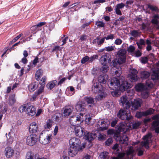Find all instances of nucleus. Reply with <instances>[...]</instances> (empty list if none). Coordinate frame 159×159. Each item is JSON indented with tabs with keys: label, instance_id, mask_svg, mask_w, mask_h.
I'll list each match as a JSON object with an SVG mask.
<instances>
[{
	"label": "nucleus",
	"instance_id": "1",
	"mask_svg": "<svg viewBox=\"0 0 159 159\" xmlns=\"http://www.w3.org/2000/svg\"><path fill=\"white\" fill-rule=\"evenodd\" d=\"M108 82L109 88L114 91L111 92V94L113 97H117L119 96L118 91L120 90L124 91L129 88L132 87L131 83H129V82L127 81L120 84V81L118 79L116 78L112 79L111 80Z\"/></svg>",
	"mask_w": 159,
	"mask_h": 159
},
{
	"label": "nucleus",
	"instance_id": "2",
	"mask_svg": "<svg viewBox=\"0 0 159 159\" xmlns=\"http://www.w3.org/2000/svg\"><path fill=\"white\" fill-rule=\"evenodd\" d=\"M126 51L123 49L120 50L117 53L118 55V58L112 61V65L113 67L118 69L120 68V65L124 63L125 61Z\"/></svg>",
	"mask_w": 159,
	"mask_h": 159
},
{
	"label": "nucleus",
	"instance_id": "3",
	"mask_svg": "<svg viewBox=\"0 0 159 159\" xmlns=\"http://www.w3.org/2000/svg\"><path fill=\"white\" fill-rule=\"evenodd\" d=\"M117 120L115 119L113 120L111 122L107 119L102 120L98 121L97 123L98 125L97 127H99L100 130H106L107 129L110 124L111 126L114 127L117 124Z\"/></svg>",
	"mask_w": 159,
	"mask_h": 159
},
{
	"label": "nucleus",
	"instance_id": "4",
	"mask_svg": "<svg viewBox=\"0 0 159 159\" xmlns=\"http://www.w3.org/2000/svg\"><path fill=\"white\" fill-rule=\"evenodd\" d=\"M130 112L124 109H121L117 114V116L122 120H129L132 118V116L129 114Z\"/></svg>",
	"mask_w": 159,
	"mask_h": 159
},
{
	"label": "nucleus",
	"instance_id": "5",
	"mask_svg": "<svg viewBox=\"0 0 159 159\" xmlns=\"http://www.w3.org/2000/svg\"><path fill=\"white\" fill-rule=\"evenodd\" d=\"M84 118L83 117V115L81 116L79 115L77 116H71L69 119V122L72 125L75 126L78 125L84 120Z\"/></svg>",
	"mask_w": 159,
	"mask_h": 159
},
{
	"label": "nucleus",
	"instance_id": "6",
	"mask_svg": "<svg viewBox=\"0 0 159 159\" xmlns=\"http://www.w3.org/2000/svg\"><path fill=\"white\" fill-rule=\"evenodd\" d=\"M38 138L39 134H31L27 137L26 143L30 146H33L36 143Z\"/></svg>",
	"mask_w": 159,
	"mask_h": 159
},
{
	"label": "nucleus",
	"instance_id": "7",
	"mask_svg": "<svg viewBox=\"0 0 159 159\" xmlns=\"http://www.w3.org/2000/svg\"><path fill=\"white\" fill-rule=\"evenodd\" d=\"M75 108L77 111L80 112L79 115L81 116L83 115V117L84 118L87 116V111L85 108L84 105L78 102L76 105Z\"/></svg>",
	"mask_w": 159,
	"mask_h": 159
},
{
	"label": "nucleus",
	"instance_id": "8",
	"mask_svg": "<svg viewBox=\"0 0 159 159\" xmlns=\"http://www.w3.org/2000/svg\"><path fill=\"white\" fill-rule=\"evenodd\" d=\"M103 89V87L102 85L99 84L98 82H95L93 81V84L91 88L92 92L94 93H99Z\"/></svg>",
	"mask_w": 159,
	"mask_h": 159
},
{
	"label": "nucleus",
	"instance_id": "9",
	"mask_svg": "<svg viewBox=\"0 0 159 159\" xmlns=\"http://www.w3.org/2000/svg\"><path fill=\"white\" fill-rule=\"evenodd\" d=\"M52 136L51 135H43L42 133L39 135V140L43 144H46L49 142L52 139Z\"/></svg>",
	"mask_w": 159,
	"mask_h": 159
},
{
	"label": "nucleus",
	"instance_id": "10",
	"mask_svg": "<svg viewBox=\"0 0 159 159\" xmlns=\"http://www.w3.org/2000/svg\"><path fill=\"white\" fill-rule=\"evenodd\" d=\"M138 73L137 71L135 69H133L132 70L131 74L128 77V80H127L125 81H128L129 83H131L132 86L133 83L136 81L138 77L137 76Z\"/></svg>",
	"mask_w": 159,
	"mask_h": 159
},
{
	"label": "nucleus",
	"instance_id": "11",
	"mask_svg": "<svg viewBox=\"0 0 159 159\" xmlns=\"http://www.w3.org/2000/svg\"><path fill=\"white\" fill-rule=\"evenodd\" d=\"M142 101L140 99H136L130 103V107L131 110L134 111L138 109L141 107Z\"/></svg>",
	"mask_w": 159,
	"mask_h": 159
},
{
	"label": "nucleus",
	"instance_id": "12",
	"mask_svg": "<svg viewBox=\"0 0 159 159\" xmlns=\"http://www.w3.org/2000/svg\"><path fill=\"white\" fill-rule=\"evenodd\" d=\"M152 134L151 133H149L145 135L143 138V141L141 142V144L142 147H144L148 149L149 148V143L151 140L152 137Z\"/></svg>",
	"mask_w": 159,
	"mask_h": 159
},
{
	"label": "nucleus",
	"instance_id": "13",
	"mask_svg": "<svg viewBox=\"0 0 159 159\" xmlns=\"http://www.w3.org/2000/svg\"><path fill=\"white\" fill-rule=\"evenodd\" d=\"M159 117L158 115H155L153 117V119L156 120L154 121L152 124V129L157 133H159Z\"/></svg>",
	"mask_w": 159,
	"mask_h": 159
},
{
	"label": "nucleus",
	"instance_id": "14",
	"mask_svg": "<svg viewBox=\"0 0 159 159\" xmlns=\"http://www.w3.org/2000/svg\"><path fill=\"white\" fill-rule=\"evenodd\" d=\"M121 102L120 104L122 105L124 109H128L130 108V103L127 99V97L126 96H123L121 98Z\"/></svg>",
	"mask_w": 159,
	"mask_h": 159
},
{
	"label": "nucleus",
	"instance_id": "15",
	"mask_svg": "<svg viewBox=\"0 0 159 159\" xmlns=\"http://www.w3.org/2000/svg\"><path fill=\"white\" fill-rule=\"evenodd\" d=\"M73 107L71 106L65 107L63 108L62 116L65 117H68L73 111Z\"/></svg>",
	"mask_w": 159,
	"mask_h": 159
},
{
	"label": "nucleus",
	"instance_id": "16",
	"mask_svg": "<svg viewBox=\"0 0 159 159\" xmlns=\"http://www.w3.org/2000/svg\"><path fill=\"white\" fill-rule=\"evenodd\" d=\"M111 57L110 55L108 53H106L102 56L99 60L100 62L102 65L106 64L107 60L108 62L110 63L111 61Z\"/></svg>",
	"mask_w": 159,
	"mask_h": 159
},
{
	"label": "nucleus",
	"instance_id": "17",
	"mask_svg": "<svg viewBox=\"0 0 159 159\" xmlns=\"http://www.w3.org/2000/svg\"><path fill=\"white\" fill-rule=\"evenodd\" d=\"M77 148L76 146L75 147L70 145L68 151L69 155L71 157L75 156L78 152Z\"/></svg>",
	"mask_w": 159,
	"mask_h": 159
},
{
	"label": "nucleus",
	"instance_id": "18",
	"mask_svg": "<svg viewBox=\"0 0 159 159\" xmlns=\"http://www.w3.org/2000/svg\"><path fill=\"white\" fill-rule=\"evenodd\" d=\"M26 113L28 115L33 116L35 114L36 110L34 106L31 105L28 107H27Z\"/></svg>",
	"mask_w": 159,
	"mask_h": 159
},
{
	"label": "nucleus",
	"instance_id": "19",
	"mask_svg": "<svg viewBox=\"0 0 159 159\" xmlns=\"http://www.w3.org/2000/svg\"><path fill=\"white\" fill-rule=\"evenodd\" d=\"M108 79V76L107 75H99L98 77V82L99 84H105Z\"/></svg>",
	"mask_w": 159,
	"mask_h": 159
},
{
	"label": "nucleus",
	"instance_id": "20",
	"mask_svg": "<svg viewBox=\"0 0 159 159\" xmlns=\"http://www.w3.org/2000/svg\"><path fill=\"white\" fill-rule=\"evenodd\" d=\"M14 150L10 147H7L5 150V155L7 158H10L14 155Z\"/></svg>",
	"mask_w": 159,
	"mask_h": 159
},
{
	"label": "nucleus",
	"instance_id": "21",
	"mask_svg": "<svg viewBox=\"0 0 159 159\" xmlns=\"http://www.w3.org/2000/svg\"><path fill=\"white\" fill-rule=\"evenodd\" d=\"M80 140L75 138H72L69 141L70 145L76 146L77 147L80 145Z\"/></svg>",
	"mask_w": 159,
	"mask_h": 159
},
{
	"label": "nucleus",
	"instance_id": "22",
	"mask_svg": "<svg viewBox=\"0 0 159 159\" xmlns=\"http://www.w3.org/2000/svg\"><path fill=\"white\" fill-rule=\"evenodd\" d=\"M105 40L104 37L100 39V37L99 36H98L93 40L92 43L93 44H96L98 47H100L104 43Z\"/></svg>",
	"mask_w": 159,
	"mask_h": 159
},
{
	"label": "nucleus",
	"instance_id": "23",
	"mask_svg": "<svg viewBox=\"0 0 159 159\" xmlns=\"http://www.w3.org/2000/svg\"><path fill=\"white\" fill-rule=\"evenodd\" d=\"M96 137H97V135L95 133H87L86 134H85L84 138L90 142Z\"/></svg>",
	"mask_w": 159,
	"mask_h": 159
},
{
	"label": "nucleus",
	"instance_id": "24",
	"mask_svg": "<svg viewBox=\"0 0 159 159\" xmlns=\"http://www.w3.org/2000/svg\"><path fill=\"white\" fill-rule=\"evenodd\" d=\"M38 125L35 122L31 123L29 127V130L30 133H36L38 130Z\"/></svg>",
	"mask_w": 159,
	"mask_h": 159
},
{
	"label": "nucleus",
	"instance_id": "25",
	"mask_svg": "<svg viewBox=\"0 0 159 159\" xmlns=\"http://www.w3.org/2000/svg\"><path fill=\"white\" fill-rule=\"evenodd\" d=\"M75 134L79 137H81L85 135V133L84 131V129L82 127L77 128L75 129Z\"/></svg>",
	"mask_w": 159,
	"mask_h": 159
},
{
	"label": "nucleus",
	"instance_id": "26",
	"mask_svg": "<svg viewBox=\"0 0 159 159\" xmlns=\"http://www.w3.org/2000/svg\"><path fill=\"white\" fill-rule=\"evenodd\" d=\"M121 73V71L120 70H115L114 72V74L116 75L117 78L114 77L113 78H116L118 79V80L120 81V84H121L123 82L125 81L124 77L120 76Z\"/></svg>",
	"mask_w": 159,
	"mask_h": 159
},
{
	"label": "nucleus",
	"instance_id": "27",
	"mask_svg": "<svg viewBox=\"0 0 159 159\" xmlns=\"http://www.w3.org/2000/svg\"><path fill=\"white\" fill-rule=\"evenodd\" d=\"M140 75L142 79H146L150 76V73L147 71L143 70L140 72Z\"/></svg>",
	"mask_w": 159,
	"mask_h": 159
},
{
	"label": "nucleus",
	"instance_id": "28",
	"mask_svg": "<svg viewBox=\"0 0 159 159\" xmlns=\"http://www.w3.org/2000/svg\"><path fill=\"white\" fill-rule=\"evenodd\" d=\"M75 92V89L73 86L68 87L66 91V93L69 96L73 95Z\"/></svg>",
	"mask_w": 159,
	"mask_h": 159
},
{
	"label": "nucleus",
	"instance_id": "29",
	"mask_svg": "<svg viewBox=\"0 0 159 159\" xmlns=\"http://www.w3.org/2000/svg\"><path fill=\"white\" fill-rule=\"evenodd\" d=\"M84 100L88 104L94 105V98L91 97L86 96L84 98Z\"/></svg>",
	"mask_w": 159,
	"mask_h": 159
},
{
	"label": "nucleus",
	"instance_id": "30",
	"mask_svg": "<svg viewBox=\"0 0 159 159\" xmlns=\"http://www.w3.org/2000/svg\"><path fill=\"white\" fill-rule=\"evenodd\" d=\"M15 95L13 94L9 98L8 102V103L10 106H12L16 102V100L15 98Z\"/></svg>",
	"mask_w": 159,
	"mask_h": 159
},
{
	"label": "nucleus",
	"instance_id": "31",
	"mask_svg": "<svg viewBox=\"0 0 159 159\" xmlns=\"http://www.w3.org/2000/svg\"><path fill=\"white\" fill-rule=\"evenodd\" d=\"M37 88V86L36 85V83H32L30 84L28 87L29 90L30 92H33Z\"/></svg>",
	"mask_w": 159,
	"mask_h": 159
},
{
	"label": "nucleus",
	"instance_id": "32",
	"mask_svg": "<svg viewBox=\"0 0 159 159\" xmlns=\"http://www.w3.org/2000/svg\"><path fill=\"white\" fill-rule=\"evenodd\" d=\"M159 20V15L157 14H155L152 17V19L151 22L152 23L156 25L158 23V20Z\"/></svg>",
	"mask_w": 159,
	"mask_h": 159
},
{
	"label": "nucleus",
	"instance_id": "33",
	"mask_svg": "<svg viewBox=\"0 0 159 159\" xmlns=\"http://www.w3.org/2000/svg\"><path fill=\"white\" fill-rule=\"evenodd\" d=\"M7 138V143L8 145H10L12 143L13 141V138L11 136L10 132H9L7 136V134H6Z\"/></svg>",
	"mask_w": 159,
	"mask_h": 159
},
{
	"label": "nucleus",
	"instance_id": "34",
	"mask_svg": "<svg viewBox=\"0 0 159 159\" xmlns=\"http://www.w3.org/2000/svg\"><path fill=\"white\" fill-rule=\"evenodd\" d=\"M43 71L42 70L39 69L36 73L35 77L36 80H39L40 77L43 75Z\"/></svg>",
	"mask_w": 159,
	"mask_h": 159
},
{
	"label": "nucleus",
	"instance_id": "35",
	"mask_svg": "<svg viewBox=\"0 0 159 159\" xmlns=\"http://www.w3.org/2000/svg\"><path fill=\"white\" fill-rule=\"evenodd\" d=\"M136 44L138 45V47L139 49H141L142 48V45H145V42L144 39H140L139 40L136 42Z\"/></svg>",
	"mask_w": 159,
	"mask_h": 159
},
{
	"label": "nucleus",
	"instance_id": "36",
	"mask_svg": "<svg viewBox=\"0 0 159 159\" xmlns=\"http://www.w3.org/2000/svg\"><path fill=\"white\" fill-rule=\"evenodd\" d=\"M128 138L125 135H124L120 138V142L122 144H128Z\"/></svg>",
	"mask_w": 159,
	"mask_h": 159
},
{
	"label": "nucleus",
	"instance_id": "37",
	"mask_svg": "<svg viewBox=\"0 0 159 159\" xmlns=\"http://www.w3.org/2000/svg\"><path fill=\"white\" fill-rule=\"evenodd\" d=\"M136 89L138 91H143L145 89L144 85L142 83H139L136 86Z\"/></svg>",
	"mask_w": 159,
	"mask_h": 159
},
{
	"label": "nucleus",
	"instance_id": "38",
	"mask_svg": "<svg viewBox=\"0 0 159 159\" xmlns=\"http://www.w3.org/2000/svg\"><path fill=\"white\" fill-rule=\"evenodd\" d=\"M62 116V113H56L53 116V118L55 119V120L57 122H59L61 120V118Z\"/></svg>",
	"mask_w": 159,
	"mask_h": 159
},
{
	"label": "nucleus",
	"instance_id": "39",
	"mask_svg": "<svg viewBox=\"0 0 159 159\" xmlns=\"http://www.w3.org/2000/svg\"><path fill=\"white\" fill-rule=\"evenodd\" d=\"M34 154L30 151H28L26 153L25 159H34Z\"/></svg>",
	"mask_w": 159,
	"mask_h": 159
},
{
	"label": "nucleus",
	"instance_id": "40",
	"mask_svg": "<svg viewBox=\"0 0 159 159\" xmlns=\"http://www.w3.org/2000/svg\"><path fill=\"white\" fill-rule=\"evenodd\" d=\"M130 34L134 38H137L139 36L140 33L138 30H134L130 33Z\"/></svg>",
	"mask_w": 159,
	"mask_h": 159
},
{
	"label": "nucleus",
	"instance_id": "41",
	"mask_svg": "<svg viewBox=\"0 0 159 159\" xmlns=\"http://www.w3.org/2000/svg\"><path fill=\"white\" fill-rule=\"evenodd\" d=\"M57 82V80H54L49 83L48 84L47 86L48 87V89H51L55 86Z\"/></svg>",
	"mask_w": 159,
	"mask_h": 159
},
{
	"label": "nucleus",
	"instance_id": "42",
	"mask_svg": "<svg viewBox=\"0 0 159 159\" xmlns=\"http://www.w3.org/2000/svg\"><path fill=\"white\" fill-rule=\"evenodd\" d=\"M154 111V110L152 108H150L148 110L144 112L145 116H147L148 115L152 114Z\"/></svg>",
	"mask_w": 159,
	"mask_h": 159
},
{
	"label": "nucleus",
	"instance_id": "43",
	"mask_svg": "<svg viewBox=\"0 0 159 159\" xmlns=\"http://www.w3.org/2000/svg\"><path fill=\"white\" fill-rule=\"evenodd\" d=\"M103 66L102 67L101 70L102 71L103 73H106L107 72L109 69V67L108 65H107L106 64H104L102 65Z\"/></svg>",
	"mask_w": 159,
	"mask_h": 159
},
{
	"label": "nucleus",
	"instance_id": "44",
	"mask_svg": "<svg viewBox=\"0 0 159 159\" xmlns=\"http://www.w3.org/2000/svg\"><path fill=\"white\" fill-rule=\"evenodd\" d=\"M148 7L152 11H154L156 12H159V9L157 7L151 5H148Z\"/></svg>",
	"mask_w": 159,
	"mask_h": 159
},
{
	"label": "nucleus",
	"instance_id": "45",
	"mask_svg": "<svg viewBox=\"0 0 159 159\" xmlns=\"http://www.w3.org/2000/svg\"><path fill=\"white\" fill-rule=\"evenodd\" d=\"M52 120H47L46 125L44 126L45 128L48 129H50L52 127Z\"/></svg>",
	"mask_w": 159,
	"mask_h": 159
},
{
	"label": "nucleus",
	"instance_id": "46",
	"mask_svg": "<svg viewBox=\"0 0 159 159\" xmlns=\"http://www.w3.org/2000/svg\"><path fill=\"white\" fill-rule=\"evenodd\" d=\"M27 105L25 104L23 105L20 106L18 109V111L20 112H23L26 109H27Z\"/></svg>",
	"mask_w": 159,
	"mask_h": 159
},
{
	"label": "nucleus",
	"instance_id": "47",
	"mask_svg": "<svg viewBox=\"0 0 159 159\" xmlns=\"http://www.w3.org/2000/svg\"><path fill=\"white\" fill-rule=\"evenodd\" d=\"M118 126V129L120 131H124L125 129V125L123 123H120L119 124Z\"/></svg>",
	"mask_w": 159,
	"mask_h": 159
},
{
	"label": "nucleus",
	"instance_id": "48",
	"mask_svg": "<svg viewBox=\"0 0 159 159\" xmlns=\"http://www.w3.org/2000/svg\"><path fill=\"white\" fill-rule=\"evenodd\" d=\"M151 79L153 80L159 79V74L157 73L153 72V74L151 76Z\"/></svg>",
	"mask_w": 159,
	"mask_h": 159
},
{
	"label": "nucleus",
	"instance_id": "49",
	"mask_svg": "<svg viewBox=\"0 0 159 159\" xmlns=\"http://www.w3.org/2000/svg\"><path fill=\"white\" fill-rule=\"evenodd\" d=\"M108 153L107 152H104L101 153L100 155V158L101 159H105L107 158Z\"/></svg>",
	"mask_w": 159,
	"mask_h": 159
},
{
	"label": "nucleus",
	"instance_id": "50",
	"mask_svg": "<svg viewBox=\"0 0 159 159\" xmlns=\"http://www.w3.org/2000/svg\"><path fill=\"white\" fill-rule=\"evenodd\" d=\"M95 24L98 26L101 27H104L105 26V23L102 21H97Z\"/></svg>",
	"mask_w": 159,
	"mask_h": 159
},
{
	"label": "nucleus",
	"instance_id": "51",
	"mask_svg": "<svg viewBox=\"0 0 159 159\" xmlns=\"http://www.w3.org/2000/svg\"><path fill=\"white\" fill-rule=\"evenodd\" d=\"M135 116L136 117L140 118L142 116H145L144 112H138L136 114Z\"/></svg>",
	"mask_w": 159,
	"mask_h": 159
},
{
	"label": "nucleus",
	"instance_id": "52",
	"mask_svg": "<svg viewBox=\"0 0 159 159\" xmlns=\"http://www.w3.org/2000/svg\"><path fill=\"white\" fill-rule=\"evenodd\" d=\"M98 57V56L97 55H93L89 57V62H92L95 59H97Z\"/></svg>",
	"mask_w": 159,
	"mask_h": 159
},
{
	"label": "nucleus",
	"instance_id": "53",
	"mask_svg": "<svg viewBox=\"0 0 159 159\" xmlns=\"http://www.w3.org/2000/svg\"><path fill=\"white\" fill-rule=\"evenodd\" d=\"M142 96L144 99L147 98L149 96V93L147 91H143L142 92Z\"/></svg>",
	"mask_w": 159,
	"mask_h": 159
},
{
	"label": "nucleus",
	"instance_id": "54",
	"mask_svg": "<svg viewBox=\"0 0 159 159\" xmlns=\"http://www.w3.org/2000/svg\"><path fill=\"white\" fill-rule=\"evenodd\" d=\"M101 93L98 96V98L99 99H101L102 98H105L107 96V94L104 92H101Z\"/></svg>",
	"mask_w": 159,
	"mask_h": 159
},
{
	"label": "nucleus",
	"instance_id": "55",
	"mask_svg": "<svg viewBox=\"0 0 159 159\" xmlns=\"http://www.w3.org/2000/svg\"><path fill=\"white\" fill-rule=\"evenodd\" d=\"M113 140L112 138H109L105 142V144L107 146H109L112 144Z\"/></svg>",
	"mask_w": 159,
	"mask_h": 159
},
{
	"label": "nucleus",
	"instance_id": "56",
	"mask_svg": "<svg viewBox=\"0 0 159 159\" xmlns=\"http://www.w3.org/2000/svg\"><path fill=\"white\" fill-rule=\"evenodd\" d=\"M82 146L79 145L78 147V151H82L83 149L85 147V143H83L82 144Z\"/></svg>",
	"mask_w": 159,
	"mask_h": 159
},
{
	"label": "nucleus",
	"instance_id": "57",
	"mask_svg": "<svg viewBox=\"0 0 159 159\" xmlns=\"http://www.w3.org/2000/svg\"><path fill=\"white\" fill-rule=\"evenodd\" d=\"M135 49V48L133 45H130L127 48V51L129 52H134Z\"/></svg>",
	"mask_w": 159,
	"mask_h": 159
},
{
	"label": "nucleus",
	"instance_id": "58",
	"mask_svg": "<svg viewBox=\"0 0 159 159\" xmlns=\"http://www.w3.org/2000/svg\"><path fill=\"white\" fill-rule=\"evenodd\" d=\"M140 124V123L139 121L135 122L133 124V128L137 129L139 127Z\"/></svg>",
	"mask_w": 159,
	"mask_h": 159
},
{
	"label": "nucleus",
	"instance_id": "59",
	"mask_svg": "<svg viewBox=\"0 0 159 159\" xmlns=\"http://www.w3.org/2000/svg\"><path fill=\"white\" fill-rule=\"evenodd\" d=\"M87 62H89V57L88 56H85L81 60V63L82 64H84Z\"/></svg>",
	"mask_w": 159,
	"mask_h": 159
},
{
	"label": "nucleus",
	"instance_id": "60",
	"mask_svg": "<svg viewBox=\"0 0 159 159\" xmlns=\"http://www.w3.org/2000/svg\"><path fill=\"white\" fill-rule=\"evenodd\" d=\"M46 80V77H42V79L40 80L39 83L42 86H44L45 84V81Z\"/></svg>",
	"mask_w": 159,
	"mask_h": 159
},
{
	"label": "nucleus",
	"instance_id": "61",
	"mask_svg": "<svg viewBox=\"0 0 159 159\" xmlns=\"http://www.w3.org/2000/svg\"><path fill=\"white\" fill-rule=\"evenodd\" d=\"M115 47L114 46H109L105 47L106 50L107 52H111L114 50Z\"/></svg>",
	"mask_w": 159,
	"mask_h": 159
},
{
	"label": "nucleus",
	"instance_id": "62",
	"mask_svg": "<svg viewBox=\"0 0 159 159\" xmlns=\"http://www.w3.org/2000/svg\"><path fill=\"white\" fill-rule=\"evenodd\" d=\"M44 87V86H41L38 90V91L35 92L37 93V95H39L43 91Z\"/></svg>",
	"mask_w": 159,
	"mask_h": 159
},
{
	"label": "nucleus",
	"instance_id": "63",
	"mask_svg": "<svg viewBox=\"0 0 159 159\" xmlns=\"http://www.w3.org/2000/svg\"><path fill=\"white\" fill-rule=\"evenodd\" d=\"M31 30L32 31H33V32L36 31V32L34 33H35L36 32H37V31H39V28L37 26V25H35L32 26L31 28Z\"/></svg>",
	"mask_w": 159,
	"mask_h": 159
},
{
	"label": "nucleus",
	"instance_id": "64",
	"mask_svg": "<svg viewBox=\"0 0 159 159\" xmlns=\"http://www.w3.org/2000/svg\"><path fill=\"white\" fill-rule=\"evenodd\" d=\"M141 62L142 63L145 64L148 61V59L147 57H143L141 58Z\"/></svg>",
	"mask_w": 159,
	"mask_h": 159
}]
</instances>
